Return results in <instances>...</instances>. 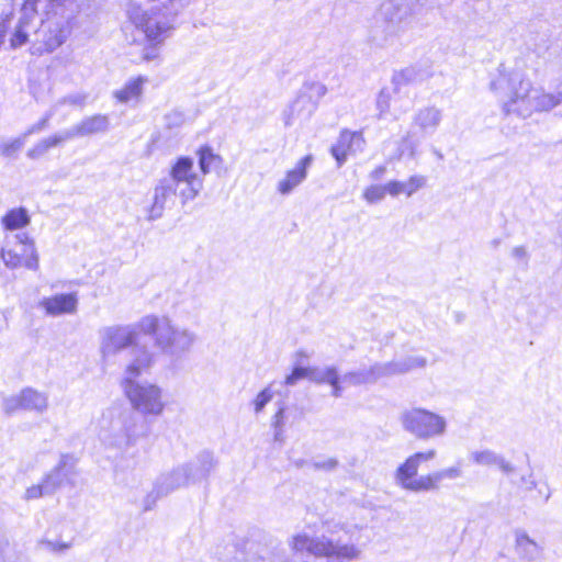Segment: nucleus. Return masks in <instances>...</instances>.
<instances>
[{
  "label": "nucleus",
  "instance_id": "a19ab883",
  "mask_svg": "<svg viewBox=\"0 0 562 562\" xmlns=\"http://www.w3.org/2000/svg\"><path fill=\"white\" fill-rule=\"evenodd\" d=\"M386 194H389L387 183L384 186L372 184L364 190L363 199L368 203L374 204L382 201Z\"/></svg>",
  "mask_w": 562,
  "mask_h": 562
},
{
  "label": "nucleus",
  "instance_id": "f257e3e1",
  "mask_svg": "<svg viewBox=\"0 0 562 562\" xmlns=\"http://www.w3.org/2000/svg\"><path fill=\"white\" fill-rule=\"evenodd\" d=\"M498 75L490 82V89L502 98L506 115L528 119L533 113L548 112L562 103V92H547L535 85L524 71L501 66Z\"/></svg>",
  "mask_w": 562,
  "mask_h": 562
},
{
  "label": "nucleus",
  "instance_id": "ea45409f",
  "mask_svg": "<svg viewBox=\"0 0 562 562\" xmlns=\"http://www.w3.org/2000/svg\"><path fill=\"white\" fill-rule=\"evenodd\" d=\"M88 95L83 92H74L69 93L59 100L56 101V103L53 105V109L56 110L57 108L61 105H71V106H78L82 108L87 103Z\"/></svg>",
  "mask_w": 562,
  "mask_h": 562
},
{
  "label": "nucleus",
  "instance_id": "e433bc0d",
  "mask_svg": "<svg viewBox=\"0 0 562 562\" xmlns=\"http://www.w3.org/2000/svg\"><path fill=\"white\" fill-rule=\"evenodd\" d=\"M250 562H292L284 549L279 547L259 548Z\"/></svg>",
  "mask_w": 562,
  "mask_h": 562
},
{
  "label": "nucleus",
  "instance_id": "2f4dec72",
  "mask_svg": "<svg viewBox=\"0 0 562 562\" xmlns=\"http://www.w3.org/2000/svg\"><path fill=\"white\" fill-rule=\"evenodd\" d=\"M470 458L474 463L480 465H495L506 474L514 471V467L510 462L506 461L503 457L492 450L473 451L471 452Z\"/></svg>",
  "mask_w": 562,
  "mask_h": 562
},
{
  "label": "nucleus",
  "instance_id": "c03bdc74",
  "mask_svg": "<svg viewBox=\"0 0 562 562\" xmlns=\"http://www.w3.org/2000/svg\"><path fill=\"white\" fill-rule=\"evenodd\" d=\"M49 495V493H46V486L44 482L42 481L41 484L32 485L25 491L24 498L26 501L30 499H36L42 496Z\"/></svg>",
  "mask_w": 562,
  "mask_h": 562
},
{
  "label": "nucleus",
  "instance_id": "f03ea898",
  "mask_svg": "<svg viewBox=\"0 0 562 562\" xmlns=\"http://www.w3.org/2000/svg\"><path fill=\"white\" fill-rule=\"evenodd\" d=\"M136 337L133 325L113 324L98 330V353L103 368L114 363L122 351L131 348V359L123 371V380L130 386H140V378L155 363V353L147 345L136 344Z\"/></svg>",
  "mask_w": 562,
  "mask_h": 562
},
{
  "label": "nucleus",
  "instance_id": "473e14b6",
  "mask_svg": "<svg viewBox=\"0 0 562 562\" xmlns=\"http://www.w3.org/2000/svg\"><path fill=\"white\" fill-rule=\"evenodd\" d=\"M307 352L300 350L295 353V362L292 372L284 379V383L293 385L302 381L311 382L312 367L306 366Z\"/></svg>",
  "mask_w": 562,
  "mask_h": 562
},
{
  "label": "nucleus",
  "instance_id": "37998d69",
  "mask_svg": "<svg viewBox=\"0 0 562 562\" xmlns=\"http://www.w3.org/2000/svg\"><path fill=\"white\" fill-rule=\"evenodd\" d=\"M54 109L52 108L45 115L44 117H42L38 122H36L35 124H33L32 126H30L24 133L23 135L27 138L29 136L33 135V134H36V133H40L42 131H44L47 126H48V123H49V120L52 119L53 114H54Z\"/></svg>",
  "mask_w": 562,
  "mask_h": 562
},
{
  "label": "nucleus",
  "instance_id": "f704fd0d",
  "mask_svg": "<svg viewBox=\"0 0 562 562\" xmlns=\"http://www.w3.org/2000/svg\"><path fill=\"white\" fill-rule=\"evenodd\" d=\"M315 384L339 385V373L335 367H312L311 382Z\"/></svg>",
  "mask_w": 562,
  "mask_h": 562
},
{
  "label": "nucleus",
  "instance_id": "58836bf2",
  "mask_svg": "<svg viewBox=\"0 0 562 562\" xmlns=\"http://www.w3.org/2000/svg\"><path fill=\"white\" fill-rule=\"evenodd\" d=\"M26 137L22 134L16 137L0 139V156L4 158H14L22 150Z\"/></svg>",
  "mask_w": 562,
  "mask_h": 562
},
{
  "label": "nucleus",
  "instance_id": "cd10ccee",
  "mask_svg": "<svg viewBox=\"0 0 562 562\" xmlns=\"http://www.w3.org/2000/svg\"><path fill=\"white\" fill-rule=\"evenodd\" d=\"M36 547L38 550L52 554H63L72 548V540L64 539L60 535H57L53 528H50L41 539L37 540Z\"/></svg>",
  "mask_w": 562,
  "mask_h": 562
},
{
  "label": "nucleus",
  "instance_id": "4c0bfd02",
  "mask_svg": "<svg viewBox=\"0 0 562 562\" xmlns=\"http://www.w3.org/2000/svg\"><path fill=\"white\" fill-rule=\"evenodd\" d=\"M199 167L201 176L210 173L212 170L217 169L222 165V158L214 154L209 147H202L198 150Z\"/></svg>",
  "mask_w": 562,
  "mask_h": 562
},
{
  "label": "nucleus",
  "instance_id": "f8f14e48",
  "mask_svg": "<svg viewBox=\"0 0 562 562\" xmlns=\"http://www.w3.org/2000/svg\"><path fill=\"white\" fill-rule=\"evenodd\" d=\"M327 88L323 83H312L301 92L284 111L285 125L307 121L317 108V100L324 97Z\"/></svg>",
  "mask_w": 562,
  "mask_h": 562
},
{
  "label": "nucleus",
  "instance_id": "dca6fc26",
  "mask_svg": "<svg viewBox=\"0 0 562 562\" xmlns=\"http://www.w3.org/2000/svg\"><path fill=\"white\" fill-rule=\"evenodd\" d=\"M418 467L407 458L395 471V483L413 493L428 492V474L417 475Z\"/></svg>",
  "mask_w": 562,
  "mask_h": 562
},
{
  "label": "nucleus",
  "instance_id": "a211bd4d",
  "mask_svg": "<svg viewBox=\"0 0 562 562\" xmlns=\"http://www.w3.org/2000/svg\"><path fill=\"white\" fill-rule=\"evenodd\" d=\"M110 432L111 443L122 447H128L142 435L136 419L130 414H122L111 423Z\"/></svg>",
  "mask_w": 562,
  "mask_h": 562
},
{
  "label": "nucleus",
  "instance_id": "6e6d98bb",
  "mask_svg": "<svg viewBox=\"0 0 562 562\" xmlns=\"http://www.w3.org/2000/svg\"><path fill=\"white\" fill-rule=\"evenodd\" d=\"M416 150L414 147L411 148L409 156L415 157Z\"/></svg>",
  "mask_w": 562,
  "mask_h": 562
},
{
  "label": "nucleus",
  "instance_id": "9b49d317",
  "mask_svg": "<svg viewBox=\"0 0 562 562\" xmlns=\"http://www.w3.org/2000/svg\"><path fill=\"white\" fill-rule=\"evenodd\" d=\"M41 0H23L18 21L10 33V46L18 49L29 45L32 48L41 22L37 7Z\"/></svg>",
  "mask_w": 562,
  "mask_h": 562
},
{
  "label": "nucleus",
  "instance_id": "864d4df0",
  "mask_svg": "<svg viewBox=\"0 0 562 562\" xmlns=\"http://www.w3.org/2000/svg\"><path fill=\"white\" fill-rule=\"evenodd\" d=\"M385 172V167H379L371 172V178L378 180Z\"/></svg>",
  "mask_w": 562,
  "mask_h": 562
},
{
  "label": "nucleus",
  "instance_id": "c756f323",
  "mask_svg": "<svg viewBox=\"0 0 562 562\" xmlns=\"http://www.w3.org/2000/svg\"><path fill=\"white\" fill-rule=\"evenodd\" d=\"M516 550L519 558L527 562L540 560L543 553V547L526 532L516 533Z\"/></svg>",
  "mask_w": 562,
  "mask_h": 562
},
{
  "label": "nucleus",
  "instance_id": "aec40b11",
  "mask_svg": "<svg viewBox=\"0 0 562 562\" xmlns=\"http://www.w3.org/2000/svg\"><path fill=\"white\" fill-rule=\"evenodd\" d=\"M175 195H178V191L170 184V181L165 178L160 179L154 188L151 204L147 209V220L156 221L160 218L167 202Z\"/></svg>",
  "mask_w": 562,
  "mask_h": 562
},
{
  "label": "nucleus",
  "instance_id": "423d86ee",
  "mask_svg": "<svg viewBox=\"0 0 562 562\" xmlns=\"http://www.w3.org/2000/svg\"><path fill=\"white\" fill-rule=\"evenodd\" d=\"M425 364L426 358L422 356L397 358L390 362L375 363L370 368L358 369L342 375L339 374V384H373L382 379L404 374L416 368H423Z\"/></svg>",
  "mask_w": 562,
  "mask_h": 562
},
{
  "label": "nucleus",
  "instance_id": "c85d7f7f",
  "mask_svg": "<svg viewBox=\"0 0 562 562\" xmlns=\"http://www.w3.org/2000/svg\"><path fill=\"white\" fill-rule=\"evenodd\" d=\"M147 77L138 76L131 78L121 89L113 92L114 98L121 103H137L143 94Z\"/></svg>",
  "mask_w": 562,
  "mask_h": 562
},
{
  "label": "nucleus",
  "instance_id": "a878e982",
  "mask_svg": "<svg viewBox=\"0 0 562 562\" xmlns=\"http://www.w3.org/2000/svg\"><path fill=\"white\" fill-rule=\"evenodd\" d=\"M443 117L442 110L428 105L420 108L413 117V123L424 134H434L439 127Z\"/></svg>",
  "mask_w": 562,
  "mask_h": 562
},
{
  "label": "nucleus",
  "instance_id": "5701e85b",
  "mask_svg": "<svg viewBox=\"0 0 562 562\" xmlns=\"http://www.w3.org/2000/svg\"><path fill=\"white\" fill-rule=\"evenodd\" d=\"M313 162V156L306 155L297 161L295 167L289 170L284 178L278 182L277 190L282 195L290 194L307 177V169Z\"/></svg>",
  "mask_w": 562,
  "mask_h": 562
},
{
  "label": "nucleus",
  "instance_id": "0eeeda50",
  "mask_svg": "<svg viewBox=\"0 0 562 562\" xmlns=\"http://www.w3.org/2000/svg\"><path fill=\"white\" fill-rule=\"evenodd\" d=\"M379 14L385 25L376 27L372 38L379 46H389L408 26L413 10L405 0H386L381 4Z\"/></svg>",
  "mask_w": 562,
  "mask_h": 562
},
{
  "label": "nucleus",
  "instance_id": "2eb2a0df",
  "mask_svg": "<svg viewBox=\"0 0 562 562\" xmlns=\"http://www.w3.org/2000/svg\"><path fill=\"white\" fill-rule=\"evenodd\" d=\"M47 406V395L35 389H22L16 394L8 395L3 400V409L12 414L19 409L43 411Z\"/></svg>",
  "mask_w": 562,
  "mask_h": 562
},
{
  "label": "nucleus",
  "instance_id": "5fc2aeb1",
  "mask_svg": "<svg viewBox=\"0 0 562 562\" xmlns=\"http://www.w3.org/2000/svg\"><path fill=\"white\" fill-rule=\"evenodd\" d=\"M339 391H340V389H334V393H333V395H334L335 397H338V396H339Z\"/></svg>",
  "mask_w": 562,
  "mask_h": 562
},
{
  "label": "nucleus",
  "instance_id": "79ce46f5",
  "mask_svg": "<svg viewBox=\"0 0 562 562\" xmlns=\"http://www.w3.org/2000/svg\"><path fill=\"white\" fill-rule=\"evenodd\" d=\"M392 93L387 89H382L376 98V110L379 117H384L391 109Z\"/></svg>",
  "mask_w": 562,
  "mask_h": 562
},
{
  "label": "nucleus",
  "instance_id": "4468645a",
  "mask_svg": "<svg viewBox=\"0 0 562 562\" xmlns=\"http://www.w3.org/2000/svg\"><path fill=\"white\" fill-rule=\"evenodd\" d=\"M190 484H192L190 474L183 465L162 473L157 479L153 491L145 497L144 509L150 510L160 497Z\"/></svg>",
  "mask_w": 562,
  "mask_h": 562
},
{
  "label": "nucleus",
  "instance_id": "6ab92c4d",
  "mask_svg": "<svg viewBox=\"0 0 562 562\" xmlns=\"http://www.w3.org/2000/svg\"><path fill=\"white\" fill-rule=\"evenodd\" d=\"M364 138L360 132L342 131L337 143L330 151L337 161L338 167L342 166L348 156L360 153L364 149Z\"/></svg>",
  "mask_w": 562,
  "mask_h": 562
},
{
  "label": "nucleus",
  "instance_id": "f3484780",
  "mask_svg": "<svg viewBox=\"0 0 562 562\" xmlns=\"http://www.w3.org/2000/svg\"><path fill=\"white\" fill-rule=\"evenodd\" d=\"M127 397L132 406L144 415H158L162 412L160 389H127Z\"/></svg>",
  "mask_w": 562,
  "mask_h": 562
},
{
  "label": "nucleus",
  "instance_id": "ddd939ff",
  "mask_svg": "<svg viewBox=\"0 0 562 562\" xmlns=\"http://www.w3.org/2000/svg\"><path fill=\"white\" fill-rule=\"evenodd\" d=\"M14 238L21 245V251L8 248V245L3 247L0 257L4 266L9 269L24 267L33 271L38 270L40 259L34 240L27 233H18Z\"/></svg>",
  "mask_w": 562,
  "mask_h": 562
},
{
  "label": "nucleus",
  "instance_id": "603ef678",
  "mask_svg": "<svg viewBox=\"0 0 562 562\" xmlns=\"http://www.w3.org/2000/svg\"><path fill=\"white\" fill-rule=\"evenodd\" d=\"M413 77H414V70L411 68H406V69L402 70L401 72H398L397 75H395L394 80L395 81L412 80Z\"/></svg>",
  "mask_w": 562,
  "mask_h": 562
},
{
  "label": "nucleus",
  "instance_id": "a18cd8bd",
  "mask_svg": "<svg viewBox=\"0 0 562 562\" xmlns=\"http://www.w3.org/2000/svg\"><path fill=\"white\" fill-rule=\"evenodd\" d=\"M273 397V394L270 389H263L256 397L254 404H255V412L259 413L262 411V408L266 406L267 403H269Z\"/></svg>",
  "mask_w": 562,
  "mask_h": 562
},
{
  "label": "nucleus",
  "instance_id": "7ed1b4c3",
  "mask_svg": "<svg viewBox=\"0 0 562 562\" xmlns=\"http://www.w3.org/2000/svg\"><path fill=\"white\" fill-rule=\"evenodd\" d=\"M190 0H159L148 10L133 5L127 10L128 20L144 35L145 45L133 60L154 61L159 58L160 47L175 30L176 19Z\"/></svg>",
  "mask_w": 562,
  "mask_h": 562
},
{
  "label": "nucleus",
  "instance_id": "20e7f679",
  "mask_svg": "<svg viewBox=\"0 0 562 562\" xmlns=\"http://www.w3.org/2000/svg\"><path fill=\"white\" fill-rule=\"evenodd\" d=\"M138 329L154 339V346L162 353L180 357L190 352L196 342V334L188 327L175 324L167 316L149 314L137 323Z\"/></svg>",
  "mask_w": 562,
  "mask_h": 562
},
{
  "label": "nucleus",
  "instance_id": "49530a36",
  "mask_svg": "<svg viewBox=\"0 0 562 562\" xmlns=\"http://www.w3.org/2000/svg\"><path fill=\"white\" fill-rule=\"evenodd\" d=\"M283 413H284V408L283 407H280L278 409V412L276 413L274 417H273V427L276 429V432H274V438L276 440H282V435H283Z\"/></svg>",
  "mask_w": 562,
  "mask_h": 562
},
{
  "label": "nucleus",
  "instance_id": "72a5a7b5",
  "mask_svg": "<svg viewBox=\"0 0 562 562\" xmlns=\"http://www.w3.org/2000/svg\"><path fill=\"white\" fill-rule=\"evenodd\" d=\"M425 183L426 179L423 176H412L407 181H390L387 182L389 194L391 196H397L400 194L411 196L418 189L423 188Z\"/></svg>",
  "mask_w": 562,
  "mask_h": 562
},
{
  "label": "nucleus",
  "instance_id": "4be33fe9",
  "mask_svg": "<svg viewBox=\"0 0 562 562\" xmlns=\"http://www.w3.org/2000/svg\"><path fill=\"white\" fill-rule=\"evenodd\" d=\"M75 468L68 458H61L59 463L43 479L46 493L54 494L58 488L74 484Z\"/></svg>",
  "mask_w": 562,
  "mask_h": 562
},
{
  "label": "nucleus",
  "instance_id": "39448f33",
  "mask_svg": "<svg viewBox=\"0 0 562 562\" xmlns=\"http://www.w3.org/2000/svg\"><path fill=\"white\" fill-rule=\"evenodd\" d=\"M290 547L293 551H306L315 558H326L333 562H355L363 555V548L360 544L344 541L331 530H325L315 537L297 533L290 540Z\"/></svg>",
  "mask_w": 562,
  "mask_h": 562
},
{
  "label": "nucleus",
  "instance_id": "1a4fd4ad",
  "mask_svg": "<svg viewBox=\"0 0 562 562\" xmlns=\"http://www.w3.org/2000/svg\"><path fill=\"white\" fill-rule=\"evenodd\" d=\"M69 35L68 22L64 16L48 14L41 19L30 53L43 55L61 46Z\"/></svg>",
  "mask_w": 562,
  "mask_h": 562
},
{
  "label": "nucleus",
  "instance_id": "09e8293b",
  "mask_svg": "<svg viewBox=\"0 0 562 562\" xmlns=\"http://www.w3.org/2000/svg\"><path fill=\"white\" fill-rule=\"evenodd\" d=\"M512 256L520 262L526 263L528 260V252L524 246H517V247L513 248Z\"/></svg>",
  "mask_w": 562,
  "mask_h": 562
},
{
  "label": "nucleus",
  "instance_id": "6e6552de",
  "mask_svg": "<svg viewBox=\"0 0 562 562\" xmlns=\"http://www.w3.org/2000/svg\"><path fill=\"white\" fill-rule=\"evenodd\" d=\"M177 189L182 203L194 200L203 189V177L194 169V160L179 157L171 165L169 177L165 178Z\"/></svg>",
  "mask_w": 562,
  "mask_h": 562
},
{
  "label": "nucleus",
  "instance_id": "3c124183",
  "mask_svg": "<svg viewBox=\"0 0 562 562\" xmlns=\"http://www.w3.org/2000/svg\"><path fill=\"white\" fill-rule=\"evenodd\" d=\"M337 465V461L333 458L326 459L322 462H316L315 468L316 469H323V470H333Z\"/></svg>",
  "mask_w": 562,
  "mask_h": 562
},
{
  "label": "nucleus",
  "instance_id": "de8ad7c7",
  "mask_svg": "<svg viewBox=\"0 0 562 562\" xmlns=\"http://www.w3.org/2000/svg\"><path fill=\"white\" fill-rule=\"evenodd\" d=\"M436 454H437L436 450L430 449V450H427L424 452H416V453L409 456L408 458L412 461H414V463L419 468V465L423 462H427V461L435 459Z\"/></svg>",
  "mask_w": 562,
  "mask_h": 562
},
{
  "label": "nucleus",
  "instance_id": "b1692460",
  "mask_svg": "<svg viewBox=\"0 0 562 562\" xmlns=\"http://www.w3.org/2000/svg\"><path fill=\"white\" fill-rule=\"evenodd\" d=\"M40 305L52 316L72 314L77 311L78 297L76 293L57 294L44 297Z\"/></svg>",
  "mask_w": 562,
  "mask_h": 562
},
{
  "label": "nucleus",
  "instance_id": "9d476101",
  "mask_svg": "<svg viewBox=\"0 0 562 562\" xmlns=\"http://www.w3.org/2000/svg\"><path fill=\"white\" fill-rule=\"evenodd\" d=\"M401 420L404 429L419 439L441 437L447 430L443 416L422 408L405 412Z\"/></svg>",
  "mask_w": 562,
  "mask_h": 562
},
{
  "label": "nucleus",
  "instance_id": "8fccbe9b",
  "mask_svg": "<svg viewBox=\"0 0 562 562\" xmlns=\"http://www.w3.org/2000/svg\"><path fill=\"white\" fill-rule=\"evenodd\" d=\"M10 19V14L0 15V47L4 43V37L8 30V21Z\"/></svg>",
  "mask_w": 562,
  "mask_h": 562
},
{
  "label": "nucleus",
  "instance_id": "c9c22d12",
  "mask_svg": "<svg viewBox=\"0 0 562 562\" xmlns=\"http://www.w3.org/2000/svg\"><path fill=\"white\" fill-rule=\"evenodd\" d=\"M462 476V469L460 465L449 467L436 472L428 473V492L439 488L442 480H456Z\"/></svg>",
  "mask_w": 562,
  "mask_h": 562
},
{
  "label": "nucleus",
  "instance_id": "412c9836",
  "mask_svg": "<svg viewBox=\"0 0 562 562\" xmlns=\"http://www.w3.org/2000/svg\"><path fill=\"white\" fill-rule=\"evenodd\" d=\"M110 119L104 114H94L87 116L79 123L75 124L70 128L65 130L66 134L70 139L76 137L91 136L99 133H104L109 130Z\"/></svg>",
  "mask_w": 562,
  "mask_h": 562
},
{
  "label": "nucleus",
  "instance_id": "7c9ffc66",
  "mask_svg": "<svg viewBox=\"0 0 562 562\" xmlns=\"http://www.w3.org/2000/svg\"><path fill=\"white\" fill-rule=\"evenodd\" d=\"M0 223L4 231H20L30 225L31 216L25 207H13L2 215Z\"/></svg>",
  "mask_w": 562,
  "mask_h": 562
},
{
  "label": "nucleus",
  "instance_id": "bb28decb",
  "mask_svg": "<svg viewBox=\"0 0 562 562\" xmlns=\"http://www.w3.org/2000/svg\"><path fill=\"white\" fill-rule=\"evenodd\" d=\"M68 140L69 138L65 130L54 133L49 136H46L37 140L31 148H29L26 151V157L31 160L41 159L50 149L57 148Z\"/></svg>",
  "mask_w": 562,
  "mask_h": 562
},
{
  "label": "nucleus",
  "instance_id": "393cba45",
  "mask_svg": "<svg viewBox=\"0 0 562 562\" xmlns=\"http://www.w3.org/2000/svg\"><path fill=\"white\" fill-rule=\"evenodd\" d=\"M217 461L212 452L203 451L195 460L183 464L190 474L192 484L206 480L211 472L216 468Z\"/></svg>",
  "mask_w": 562,
  "mask_h": 562
}]
</instances>
